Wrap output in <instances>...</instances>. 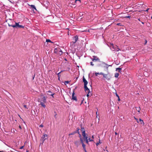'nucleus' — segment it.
<instances>
[{"label": "nucleus", "instance_id": "obj_42", "mask_svg": "<svg viewBox=\"0 0 152 152\" xmlns=\"http://www.w3.org/2000/svg\"><path fill=\"white\" fill-rule=\"evenodd\" d=\"M149 9V8H148V9L147 10H145V11H146V12H148V10Z\"/></svg>", "mask_w": 152, "mask_h": 152}, {"label": "nucleus", "instance_id": "obj_29", "mask_svg": "<svg viewBox=\"0 0 152 152\" xmlns=\"http://www.w3.org/2000/svg\"><path fill=\"white\" fill-rule=\"evenodd\" d=\"M8 26H11L13 28H15V26L14 25H10V24H8Z\"/></svg>", "mask_w": 152, "mask_h": 152}, {"label": "nucleus", "instance_id": "obj_39", "mask_svg": "<svg viewBox=\"0 0 152 152\" xmlns=\"http://www.w3.org/2000/svg\"><path fill=\"white\" fill-rule=\"evenodd\" d=\"M23 146H21V147H20V149H22L23 148Z\"/></svg>", "mask_w": 152, "mask_h": 152}, {"label": "nucleus", "instance_id": "obj_49", "mask_svg": "<svg viewBox=\"0 0 152 152\" xmlns=\"http://www.w3.org/2000/svg\"><path fill=\"white\" fill-rule=\"evenodd\" d=\"M115 134L116 135H117V134H118V133H117V132H115Z\"/></svg>", "mask_w": 152, "mask_h": 152}, {"label": "nucleus", "instance_id": "obj_26", "mask_svg": "<svg viewBox=\"0 0 152 152\" xmlns=\"http://www.w3.org/2000/svg\"><path fill=\"white\" fill-rule=\"evenodd\" d=\"M80 143H81L82 144H83V143H84L83 142V141L81 138H80Z\"/></svg>", "mask_w": 152, "mask_h": 152}, {"label": "nucleus", "instance_id": "obj_7", "mask_svg": "<svg viewBox=\"0 0 152 152\" xmlns=\"http://www.w3.org/2000/svg\"><path fill=\"white\" fill-rule=\"evenodd\" d=\"M19 23H15V25H14V26H15V27H16V28L19 27V28H24V27L23 26L19 25Z\"/></svg>", "mask_w": 152, "mask_h": 152}, {"label": "nucleus", "instance_id": "obj_22", "mask_svg": "<svg viewBox=\"0 0 152 152\" xmlns=\"http://www.w3.org/2000/svg\"><path fill=\"white\" fill-rule=\"evenodd\" d=\"M99 143H101L100 139L99 140V142H97L96 143V146H97L99 144Z\"/></svg>", "mask_w": 152, "mask_h": 152}, {"label": "nucleus", "instance_id": "obj_28", "mask_svg": "<svg viewBox=\"0 0 152 152\" xmlns=\"http://www.w3.org/2000/svg\"><path fill=\"white\" fill-rule=\"evenodd\" d=\"M121 68H116V71H117L118 70L119 72H120L121 71Z\"/></svg>", "mask_w": 152, "mask_h": 152}, {"label": "nucleus", "instance_id": "obj_54", "mask_svg": "<svg viewBox=\"0 0 152 152\" xmlns=\"http://www.w3.org/2000/svg\"><path fill=\"white\" fill-rule=\"evenodd\" d=\"M151 19H152V16L151 17Z\"/></svg>", "mask_w": 152, "mask_h": 152}, {"label": "nucleus", "instance_id": "obj_27", "mask_svg": "<svg viewBox=\"0 0 152 152\" xmlns=\"http://www.w3.org/2000/svg\"><path fill=\"white\" fill-rule=\"evenodd\" d=\"M77 2H78L79 4L81 2L80 0H75V2L76 3H77Z\"/></svg>", "mask_w": 152, "mask_h": 152}, {"label": "nucleus", "instance_id": "obj_37", "mask_svg": "<svg viewBox=\"0 0 152 152\" xmlns=\"http://www.w3.org/2000/svg\"><path fill=\"white\" fill-rule=\"evenodd\" d=\"M116 96L118 97V98H119V96L117 93H116Z\"/></svg>", "mask_w": 152, "mask_h": 152}, {"label": "nucleus", "instance_id": "obj_35", "mask_svg": "<svg viewBox=\"0 0 152 152\" xmlns=\"http://www.w3.org/2000/svg\"><path fill=\"white\" fill-rule=\"evenodd\" d=\"M104 74L102 72L99 73V75H104Z\"/></svg>", "mask_w": 152, "mask_h": 152}, {"label": "nucleus", "instance_id": "obj_31", "mask_svg": "<svg viewBox=\"0 0 152 152\" xmlns=\"http://www.w3.org/2000/svg\"><path fill=\"white\" fill-rule=\"evenodd\" d=\"M69 83V82L68 81H65V85H66V84H67L68 83Z\"/></svg>", "mask_w": 152, "mask_h": 152}, {"label": "nucleus", "instance_id": "obj_3", "mask_svg": "<svg viewBox=\"0 0 152 152\" xmlns=\"http://www.w3.org/2000/svg\"><path fill=\"white\" fill-rule=\"evenodd\" d=\"M86 140V143L88 144L89 142L93 141V140L91 138H88L87 137V135H86V137H83Z\"/></svg>", "mask_w": 152, "mask_h": 152}, {"label": "nucleus", "instance_id": "obj_11", "mask_svg": "<svg viewBox=\"0 0 152 152\" xmlns=\"http://www.w3.org/2000/svg\"><path fill=\"white\" fill-rule=\"evenodd\" d=\"M72 99L75 100V101L77 100V99L76 97L75 96V93L74 91H73V93L72 94Z\"/></svg>", "mask_w": 152, "mask_h": 152}, {"label": "nucleus", "instance_id": "obj_21", "mask_svg": "<svg viewBox=\"0 0 152 152\" xmlns=\"http://www.w3.org/2000/svg\"><path fill=\"white\" fill-rule=\"evenodd\" d=\"M134 118L136 120L137 123H140V119L139 120H138L137 118H136L135 117H134Z\"/></svg>", "mask_w": 152, "mask_h": 152}, {"label": "nucleus", "instance_id": "obj_12", "mask_svg": "<svg viewBox=\"0 0 152 152\" xmlns=\"http://www.w3.org/2000/svg\"><path fill=\"white\" fill-rule=\"evenodd\" d=\"M85 88V91L87 93H91L90 92V90L87 87V88L84 87Z\"/></svg>", "mask_w": 152, "mask_h": 152}, {"label": "nucleus", "instance_id": "obj_8", "mask_svg": "<svg viewBox=\"0 0 152 152\" xmlns=\"http://www.w3.org/2000/svg\"><path fill=\"white\" fill-rule=\"evenodd\" d=\"M83 81L84 83V87L87 88V85L88 84V82L85 78L84 77H83Z\"/></svg>", "mask_w": 152, "mask_h": 152}, {"label": "nucleus", "instance_id": "obj_41", "mask_svg": "<svg viewBox=\"0 0 152 152\" xmlns=\"http://www.w3.org/2000/svg\"><path fill=\"white\" fill-rule=\"evenodd\" d=\"M91 138V139H93H93L94 138V137L93 135H92Z\"/></svg>", "mask_w": 152, "mask_h": 152}, {"label": "nucleus", "instance_id": "obj_24", "mask_svg": "<svg viewBox=\"0 0 152 152\" xmlns=\"http://www.w3.org/2000/svg\"><path fill=\"white\" fill-rule=\"evenodd\" d=\"M82 146L83 148L84 149H85V148H86V145L84 144V143H83V144H82Z\"/></svg>", "mask_w": 152, "mask_h": 152}, {"label": "nucleus", "instance_id": "obj_4", "mask_svg": "<svg viewBox=\"0 0 152 152\" xmlns=\"http://www.w3.org/2000/svg\"><path fill=\"white\" fill-rule=\"evenodd\" d=\"M78 39V37L76 36L74 37L73 38V41L71 42V45H73L74 44Z\"/></svg>", "mask_w": 152, "mask_h": 152}, {"label": "nucleus", "instance_id": "obj_2", "mask_svg": "<svg viewBox=\"0 0 152 152\" xmlns=\"http://www.w3.org/2000/svg\"><path fill=\"white\" fill-rule=\"evenodd\" d=\"M103 77L107 80H110L111 78V76L110 75V74L108 72L107 74H105L103 75Z\"/></svg>", "mask_w": 152, "mask_h": 152}, {"label": "nucleus", "instance_id": "obj_19", "mask_svg": "<svg viewBox=\"0 0 152 152\" xmlns=\"http://www.w3.org/2000/svg\"><path fill=\"white\" fill-rule=\"evenodd\" d=\"M31 7L35 10H36V8L35 6L34 5H31Z\"/></svg>", "mask_w": 152, "mask_h": 152}, {"label": "nucleus", "instance_id": "obj_14", "mask_svg": "<svg viewBox=\"0 0 152 152\" xmlns=\"http://www.w3.org/2000/svg\"><path fill=\"white\" fill-rule=\"evenodd\" d=\"M103 66L104 67L106 68L107 69H108L109 66H110V65H108L107 64H105V63H103Z\"/></svg>", "mask_w": 152, "mask_h": 152}, {"label": "nucleus", "instance_id": "obj_52", "mask_svg": "<svg viewBox=\"0 0 152 152\" xmlns=\"http://www.w3.org/2000/svg\"><path fill=\"white\" fill-rule=\"evenodd\" d=\"M98 115H96V118H98Z\"/></svg>", "mask_w": 152, "mask_h": 152}, {"label": "nucleus", "instance_id": "obj_23", "mask_svg": "<svg viewBox=\"0 0 152 152\" xmlns=\"http://www.w3.org/2000/svg\"><path fill=\"white\" fill-rule=\"evenodd\" d=\"M76 133L75 132H74L71 133L69 134V135L70 136V135H74Z\"/></svg>", "mask_w": 152, "mask_h": 152}, {"label": "nucleus", "instance_id": "obj_25", "mask_svg": "<svg viewBox=\"0 0 152 152\" xmlns=\"http://www.w3.org/2000/svg\"><path fill=\"white\" fill-rule=\"evenodd\" d=\"M136 110H137L138 112H140V107H136Z\"/></svg>", "mask_w": 152, "mask_h": 152}, {"label": "nucleus", "instance_id": "obj_32", "mask_svg": "<svg viewBox=\"0 0 152 152\" xmlns=\"http://www.w3.org/2000/svg\"><path fill=\"white\" fill-rule=\"evenodd\" d=\"M91 65L92 66H93L94 65V64H93V62H90Z\"/></svg>", "mask_w": 152, "mask_h": 152}, {"label": "nucleus", "instance_id": "obj_48", "mask_svg": "<svg viewBox=\"0 0 152 152\" xmlns=\"http://www.w3.org/2000/svg\"><path fill=\"white\" fill-rule=\"evenodd\" d=\"M118 101H120V99L119 98H119H118Z\"/></svg>", "mask_w": 152, "mask_h": 152}, {"label": "nucleus", "instance_id": "obj_44", "mask_svg": "<svg viewBox=\"0 0 152 152\" xmlns=\"http://www.w3.org/2000/svg\"><path fill=\"white\" fill-rule=\"evenodd\" d=\"M61 72H59V73H58V76H59V75L61 73Z\"/></svg>", "mask_w": 152, "mask_h": 152}, {"label": "nucleus", "instance_id": "obj_9", "mask_svg": "<svg viewBox=\"0 0 152 152\" xmlns=\"http://www.w3.org/2000/svg\"><path fill=\"white\" fill-rule=\"evenodd\" d=\"M74 144L77 147H78L80 145V142L79 140H76L75 141Z\"/></svg>", "mask_w": 152, "mask_h": 152}, {"label": "nucleus", "instance_id": "obj_46", "mask_svg": "<svg viewBox=\"0 0 152 152\" xmlns=\"http://www.w3.org/2000/svg\"><path fill=\"white\" fill-rule=\"evenodd\" d=\"M19 128H20V129H21V127L20 126H19Z\"/></svg>", "mask_w": 152, "mask_h": 152}, {"label": "nucleus", "instance_id": "obj_45", "mask_svg": "<svg viewBox=\"0 0 152 152\" xmlns=\"http://www.w3.org/2000/svg\"><path fill=\"white\" fill-rule=\"evenodd\" d=\"M96 115H98L97 114V111L96 112Z\"/></svg>", "mask_w": 152, "mask_h": 152}, {"label": "nucleus", "instance_id": "obj_38", "mask_svg": "<svg viewBox=\"0 0 152 152\" xmlns=\"http://www.w3.org/2000/svg\"><path fill=\"white\" fill-rule=\"evenodd\" d=\"M145 44H146L147 43V41L146 40H145Z\"/></svg>", "mask_w": 152, "mask_h": 152}, {"label": "nucleus", "instance_id": "obj_34", "mask_svg": "<svg viewBox=\"0 0 152 152\" xmlns=\"http://www.w3.org/2000/svg\"><path fill=\"white\" fill-rule=\"evenodd\" d=\"M43 127V125L42 124H41L39 126V127Z\"/></svg>", "mask_w": 152, "mask_h": 152}, {"label": "nucleus", "instance_id": "obj_15", "mask_svg": "<svg viewBox=\"0 0 152 152\" xmlns=\"http://www.w3.org/2000/svg\"><path fill=\"white\" fill-rule=\"evenodd\" d=\"M139 124H142L143 125H144V123L143 120H141L140 118V123Z\"/></svg>", "mask_w": 152, "mask_h": 152}, {"label": "nucleus", "instance_id": "obj_13", "mask_svg": "<svg viewBox=\"0 0 152 152\" xmlns=\"http://www.w3.org/2000/svg\"><path fill=\"white\" fill-rule=\"evenodd\" d=\"M47 93H48V95H49L50 96H53V95H54V93H53L50 91H47Z\"/></svg>", "mask_w": 152, "mask_h": 152}, {"label": "nucleus", "instance_id": "obj_43", "mask_svg": "<svg viewBox=\"0 0 152 152\" xmlns=\"http://www.w3.org/2000/svg\"><path fill=\"white\" fill-rule=\"evenodd\" d=\"M117 25H121V23H118L117 24Z\"/></svg>", "mask_w": 152, "mask_h": 152}, {"label": "nucleus", "instance_id": "obj_36", "mask_svg": "<svg viewBox=\"0 0 152 152\" xmlns=\"http://www.w3.org/2000/svg\"><path fill=\"white\" fill-rule=\"evenodd\" d=\"M24 107L25 108H26V109H28V107H27V106L26 105H24Z\"/></svg>", "mask_w": 152, "mask_h": 152}, {"label": "nucleus", "instance_id": "obj_53", "mask_svg": "<svg viewBox=\"0 0 152 152\" xmlns=\"http://www.w3.org/2000/svg\"><path fill=\"white\" fill-rule=\"evenodd\" d=\"M138 20H139V21H140V19H139H139H138Z\"/></svg>", "mask_w": 152, "mask_h": 152}, {"label": "nucleus", "instance_id": "obj_6", "mask_svg": "<svg viewBox=\"0 0 152 152\" xmlns=\"http://www.w3.org/2000/svg\"><path fill=\"white\" fill-rule=\"evenodd\" d=\"M81 131L82 132V135L83 136V137H86V134L85 133V131L84 128H81Z\"/></svg>", "mask_w": 152, "mask_h": 152}, {"label": "nucleus", "instance_id": "obj_55", "mask_svg": "<svg viewBox=\"0 0 152 152\" xmlns=\"http://www.w3.org/2000/svg\"><path fill=\"white\" fill-rule=\"evenodd\" d=\"M148 151H150V149H148Z\"/></svg>", "mask_w": 152, "mask_h": 152}, {"label": "nucleus", "instance_id": "obj_40", "mask_svg": "<svg viewBox=\"0 0 152 152\" xmlns=\"http://www.w3.org/2000/svg\"><path fill=\"white\" fill-rule=\"evenodd\" d=\"M78 133L79 134V136L80 137H81V135L80 134L79 132H78Z\"/></svg>", "mask_w": 152, "mask_h": 152}, {"label": "nucleus", "instance_id": "obj_10", "mask_svg": "<svg viewBox=\"0 0 152 152\" xmlns=\"http://www.w3.org/2000/svg\"><path fill=\"white\" fill-rule=\"evenodd\" d=\"M93 57L94 58H92L91 59L92 61H96L98 60H99V58L98 57H97L96 56H93Z\"/></svg>", "mask_w": 152, "mask_h": 152}, {"label": "nucleus", "instance_id": "obj_30", "mask_svg": "<svg viewBox=\"0 0 152 152\" xmlns=\"http://www.w3.org/2000/svg\"><path fill=\"white\" fill-rule=\"evenodd\" d=\"M91 93H88V94L87 95V96L88 97L89 96H91Z\"/></svg>", "mask_w": 152, "mask_h": 152}, {"label": "nucleus", "instance_id": "obj_56", "mask_svg": "<svg viewBox=\"0 0 152 152\" xmlns=\"http://www.w3.org/2000/svg\"><path fill=\"white\" fill-rule=\"evenodd\" d=\"M82 103H83V102H81V104H82Z\"/></svg>", "mask_w": 152, "mask_h": 152}, {"label": "nucleus", "instance_id": "obj_18", "mask_svg": "<svg viewBox=\"0 0 152 152\" xmlns=\"http://www.w3.org/2000/svg\"><path fill=\"white\" fill-rule=\"evenodd\" d=\"M119 75V74L118 73H116L115 74V77L117 78L118 77Z\"/></svg>", "mask_w": 152, "mask_h": 152}, {"label": "nucleus", "instance_id": "obj_47", "mask_svg": "<svg viewBox=\"0 0 152 152\" xmlns=\"http://www.w3.org/2000/svg\"><path fill=\"white\" fill-rule=\"evenodd\" d=\"M84 150L85 151V152H87V151H86V148H85V149H84Z\"/></svg>", "mask_w": 152, "mask_h": 152}, {"label": "nucleus", "instance_id": "obj_51", "mask_svg": "<svg viewBox=\"0 0 152 152\" xmlns=\"http://www.w3.org/2000/svg\"><path fill=\"white\" fill-rule=\"evenodd\" d=\"M141 23H142V24H144V22H141Z\"/></svg>", "mask_w": 152, "mask_h": 152}, {"label": "nucleus", "instance_id": "obj_16", "mask_svg": "<svg viewBox=\"0 0 152 152\" xmlns=\"http://www.w3.org/2000/svg\"><path fill=\"white\" fill-rule=\"evenodd\" d=\"M44 102H40V104L42 105V106L44 107L45 108L46 107L45 105V104Z\"/></svg>", "mask_w": 152, "mask_h": 152}, {"label": "nucleus", "instance_id": "obj_1", "mask_svg": "<svg viewBox=\"0 0 152 152\" xmlns=\"http://www.w3.org/2000/svg\"><path fill=\"white\" fill-rule=\"evenodd\" d=\"M111 46H110V49L113 51H118L120 49L118 48V47L117 46H114L113 44H110Z\"/></svg>", "mask_w": 152, "mask_h": 152}, {"label": "nucleus", "instance_id": "obj_17", "mask_svg": "<svg viewBox=\"0 0 152 152\" xmlns=\"http://www.w3.org/2000/svg\"><path fill=\"white\" fill-rule=\"evenodd\" d=\"M43 101L44 103H45L46 102V98L45 96H43L42 98Z\"/></svg>", "mask_w": 152, "mask_h": 152}, {"label": "nucleus", "instance_id": "obj_20", "mask_svg": "<svg viewBox=\"0 0 152 152\" xmlns=\"http://www.w3.org/2000/svg\"><path fill=\"white\" fill-rule=\"evenodd\" d=\"M46 42H50L51 43H53V42H52L49 39H47L46 40Z\"/></svg>", "mask_w": 152, "mask_h": 152}, {"label": "nucleus", "instance_id": "obj_33", "mask_svg": "<svg viewBox=\"0 0 152 152\" xmlns=\"http://www.w3.org/2000/svg\"><path fill=\"white\" fill-rule=\"evenodd\" d=\"M95 74L96 76H97L98 75H99V73L98 72V73L96 72V73H95Z\"/></svg>", "mask_w": 152, "mask_h": 152}, {"label": "nucleus", "instance_id": "obj_5", "mask_svg": "<svg viewBox=\"0 0 152 152\" xmlns=\"http://www.w3.org/2000/svg\"><path fill=\"white\" fill-rule=\"evenodd\" d=\"M48 138V135L47 134H44L43 136L42 137L41 140L42 141V143L44 142L45 140L47 139Z\"/></svg>", "mask_w": 152, "mask_h": 152}, {"label": "nucleus", "instance_id": "obj_50", "mask_svg": "<svg viewBox=\"0 0 152 152\" xmlns=\"http://www.w3.org/2000/svg\"><path fill=\"white\" fill-rule=\"evenodd\" d=\"M60 51L61 53H62V51L61 50H60Z\"/></svg>", "mask_w": 152, "mask_h": 152}]
</instances>
